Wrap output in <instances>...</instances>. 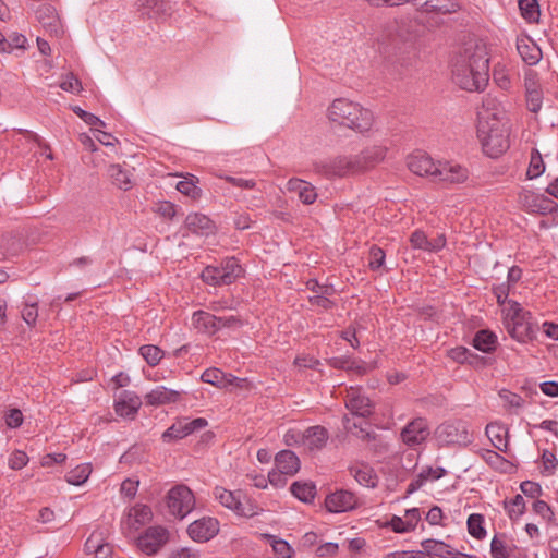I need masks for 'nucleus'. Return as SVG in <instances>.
<instances>
[{
  "mask_svg": "<svg viewBox=\"0 0 558 558\" xmlns=\"http://www.w3.org/2000/svg\"><path fill=\"white\" fill-rule=\"evenodd\" d=\"M138 485V481L126 478L121 484V494L130 499L134 498L137 493Z\"/></svg>",
  "mask_w": 558,
  "mask_h": 558,
  "instance_id": "obj_64",
  "label": "nucleus"
},
{
  "mask_svg": "<svg viewBox=\"0 0 558 558\" xmlns=\"http://www.w3.org/2000/svg\"><path fill=\"white\" fill-rule=\"evenodd\" d=\"M26 37L20 33H13L9 38H7L0 32V52L11 53L14 49H25Z\"/></svg>",
  "mask_w": 558,
  "mask_h": 558,
  "instance_id": "obj_35",
  "label": "nucleus"
},
{
  "mask_svg": "<svg viewBox=\"0 0 558 558\" xmlns=\"http://www.w3.org/2000/svg\"><path fill=\"white\" fill-rule=\"evenodd\" d=\"M184 226L190 232L201 236H207L215 231L213 220L199 213L189 214L185 218Z\"/></svg>",
  "mask_w": 558,
  "mask_h": 558,
  "instance_id": "obj_21",
  "label": "nucleus"
},
{
  "mask_svg": "<svg viewBox=\"0 0 558 558\" xmlns=\"http://www.w3.org/2000/svg\"><path fill=\"white\" fill-rule=\"evenodd\" d=\"M184 429H185V437L193 434L196 430H201L207 426V420L203 417H197L192 421H187L186 418H183Z\"/></svg>",
  "mask_w": 558,
  "mask_h": 558,
  "instance_id": "obj_58",
  "label": "nucleus"
},
{
  "mask_svg": "<svg viewBox=\"0 0 558 558\" xmlns=\"http://www.w3.org/2000/svg\"><path fill=\"white\" fill-rule=\"evenodd\" d=\"M520 201L530 213H536L539 215L558 213V204L544 194L524 192L520 196Z\"/></svg>",
  "mask_w": 558,
  "mask_h": 558,
  "instance_id": "obj_13",
  "label": "nucleus"
},
{
  "mask_svg": "<svg viewBox=\"0 0 558 558\" xmlns=\"http://www.w3.org/2000/svg\"><path fill=\"white\" fill-rule=\"evenodd\" d=\"M518 4L523 19L530 23L538 22L541 12L537 0H519Z\"/></svg>",
  "mask_w": 558,
  "mask_h": 558,
  "instance_id": "obj_41",
  "label": "nucleus"
},
{
  "mask_svg": "<svg viewBox=\"0 0 558 558\" xmlns=\"http://www.w3.org/2000/svg\"><path fill=\"white\" fill-rule=\"evenodd\" d=\"M359 506L356 495L348 489H338L325 499V507L331 513H342L354 510Z\"/></svg>",
  "mask_w": 558,
  "mask_h": 558,
  "instance_id": "obj_11",
  "label": "nucleus"
},
{
  "mask_svg": "<svg viewBox=\"0 0 558 558\" xmlns=\"http://www.w3.org/2000/svg\"><path fill=\"white\" fill-rule=\"evenodd\" d=\"M201 379L204 383L210 384L216 387H223L226 384L223 372L216 367L205 369L201 376Z\"/></svg>",
  "mask_w": 558,
  "mask_h": 558,
  "instance_id": "obj_48",
  "label": "nucleus"
},
{
  "mask_svg": "<svg viewBox=\"0 0 558 558\" xmlns=\"http://www.w3.org/2000/svg\"><path fill=\"white\" fill-rule=\"evenodd\" d=\"M331 122L349 129L364 132L371 129L373 113L360 104L345 98L335 99L328 108Z\"/></svg>",
  "mask_w": 558,
  "mask_h": 558,
  "instance_id": "obj_5",
  "label": "nucleus"
},
{
  "mask_svg": "<svg viewBox=\"0 0 558 558\" xmlns=\"http://www.w3.org/2000/svg\"><path fill=\"white\" fill-rule=\"evenodd\" d=\"M142 407V399L132 390L121 391L114 399L113 409L118 416L134 420Z\"/></svg>",
  "mask_w": 558,
  "mask_h": 558,
  "instance_id": "obj_12",
  "label": "nucleus"
},
{
  "mask_svg": "<svg viewBox=\"0 0 558 558\" xmlns=\"http://www.w3.org/2000/svg\"><path fill=\"white\" fill-rule=\"evenodd\" d=\"M283 440H284L287 446H300V447H303L304 432L296 430V429H289L284 434Z\"/></svg>",
  "mask_w": 558,
  "mask_h": 558,
  "instance_id": "obj_60",
  "label": "nucleus"
},
{
  "mask_svg": "<svg viewBox=\"0 0 558 558\" xmlns=\"http://www.w3.org/2000/svg\"><path fill=\"white\" fill-rule=\"evenodd\" d=\"M290 492L300 501L311 504L316 496V486L313 482H294Z\"/></svg>",
  "mask_w": 558,
  "mask_h": 558,
  "instance_id": "obj_34",
  "label": "nucleus"
},
{
  "mask_svg": "<svg viewBox=\"0 0 558 558\" xmlns=\"http://www.w3.org/2000/svg\"><path fill=\"white\" fill-rule=\"evenodd\" d=\"M423 553L428 557L432 556L444 557L449 554V546L441 541L425 539L422 542Z\"/></svg>",
  "mask_w": 558,
  "mask_h": 558,
  "instance_id": "obj_43",
  "label": "nucleus"
},
{
  "mask_svg": "<svg viewBox=\"0 0 558 558\" xmlns=\"http://www.w3.org/2000/svg\"><path fill=\"white\" fill-rule=\"evenodd\" d=\"M350 474L362 486L369 488H374L377 486L378 477L374 472L373 468H371L368 464L360 463L352 465L350 468Z\"/></svg>",
  "mask_w": 558,
  "mask_h": 558,
  "instance_id": "obj_30",
  "label": "nucleus"
},
{
  "mask_svg": "<svg viewBox=\"0 0 558 558\" xmlns=\"http://www.w3.org/2000/svg\"><path fill=\"white\" fill-rule=\"evenodd\" d=\"M338 549H339V546L337 543L327 542V543L318 545L315 548V554L318 557H331L338 553Z\"/></svg>",
  "mask_w": 558,
  "mask_h": 558,
  "instance_id": "obj_61",
  "label": "nucleus"
},
{
  "mask_svg": "<svg viewBox=\"0 0 558 558\" xmlns=\"http://www.w3.org/2000/svg\"><path fill=\"white\" fill-rule=\"evenodd\" d=\"M429 436L428 424L425 418L417 417L408 423L401 430L402 441L411 448L423 444Z\"/></svg>",
  "mask_w": 558,
  "mask_h": 558,
  "instance_id": "obj_15",
  "label": "nucleus"
},
{
  "mask_svg": "<svg viewBox=\"0 0 558 558\" xmlns=\"http://www.w3.org/2000/svg\"><path fill=\"white\" fill-rule=\"evenodd\" d=\"M409 170L420 177H426L433 182L457 184L464 182L468 169L452 161H434L424 153H415L408 157Z\"/></svg>",
  "mask_w": 558,
  "mask_h": 558,
  "instance_id": "obj_3",
  "label": "nucleus"
},
{
  "mask_svg": "<svg viewBox=\"0 0 558 558\" xmlns=\"http://www.w3.org/2000/svg\"><path fill=\"white\" fill-rule=\"evenodd\" d=\"M545 172V163L538 149L533 148L530 156V163L526 175L529 179H536Z\"/></svg>",
  "mask_w": 558,
  "mask_h": 558,
  "instance_id": "obj_42",
  "label": "nucleus"
},
{
  "mask_svg": "<svg viewBox=\"0 0 558 558\" xmlns=\"http://www.w3.org/2000/svg\"><path fill=\"white\" fill-rule=\"evenodd\" d=\"M520 488L530 498H536L542 494V486L536 482L524 481L521 483Z\"/></svg>",
  "mask_w": 558,
  "mask_h": 558,
  "instance_id": "obj_59",
  "label": "nucleus"
},
{
  "mask_svg": "<svg viewBox=\"0 0 558 558\" xmlns=\"http://www.w3.org/2000/svg\"><path fill=\"white\" fill-rule=\"evenodd\" d=\"M38 317L37 301H26L22 310V318L28 326H35Z\"/></svg>",
  "mask_w": 558,
  "mask_h": 558,
  "instance_id": "obj_49",
  "label": "nucleus"
},
{
  "mask_svg": "<svg viewBox=\"0 0 558 558\" xmlns=\"http://www.w3.org/2000/svg\"><path fill=\"white\" fill-rule=\"evenodd\" d=\"M411 2L427 13L450 14L460 9L458 0H411Z\"/></svg>",
  "mask_w": 558,
  "mask_h": 558,
  "instance_id": "obj_22",
  "label": "nucleus"
},
{
  "mask_svg": "<svg viewBox=\"0 0 558 558\" xmlns=\"http://www.w3.org/2000/svg\"><path fill=\"white\" fill-rule=\"evenodd\" d=\"M177 190L192 198H197L201 195V190L196 186L193 179H184L177 183Z\"/></svg>",
  "mask_w": 558,
  "mask_h": 558,
  "instance_id": "obj_51",
  "label": "nucleus"
},
{
  "mask_svg": "<svg viewBox=\"0 0 558 558\" xmlns=\"http://www.w3.org/2000/svg\"><path fill=\"white\" fill-rule=\"evenodd\" d=\"M494 101L493 98L484 100L477 125V137L483 151L490 158L499 157L510 146L509 121L502 109L494 108Z\"/></svg>",
  "mask_w": 558,
  "mask_h": 558,
  "instance_id": "obj_1",
  "label": "nucleus"
},
{
  "mask_svg": "<svg viewBox=\"0 0 558 558\" xmlns=\"http://www.w3.org/2000/svg\"><path fill=\"white\" fill-rule=\"evenodd\" d=\"M243 326V322L239 316H217V332L223 328L238 329Z\"/></svg>",
  "mask_w": 558,
  "mask_h": 558,
  "instance_id": "obj_52",
  "label": "nucleus"
},
{
  "mask_svg": "<svg viewBox=\"0 0 558 558\" xmlns=\"http://www.w3.org/2000/svg\"><path fill=\"white\" fill-rule=\"evenodd\" d=\"M329 434L325 427L311 426L304 430L303 448L310 451L320 450L326 446Z\"/></svg>",
  "mask_w": 558,
  "mask_h": 558,
  "instance_id": "obj_23",
  "label": "nucleus"
},
{
  "mask_svg": "<svg viewBox=\"0 0 558 558\" xmlns=\"http://www.w3.org/2000/svg\"><path fill=\"white\" fill-rule=\"evenodd\" d=\"M219 532V522L215 518L204 517L195 520L187 527L190 537L199 543L208 542Z\"/></svg>",
  "mask_w": 558,
  "mask_h": 558,
  "instance_id": "obj_16",
  "label": "nucleus"
},
{
  "mask_svg": "<svg viewBox=\"0 0 558 558\" xmlns=\"http://www.w3.org/2000/svg\"><path fill=\"white\" fill-rule=\"evenodd\" d=\"M85 550L88 554H94L95 558H111L112 546L105 542L102 534L93 532L85 542Z\"/></svg>",
  "mask_w": 558,
  "mask_h": 558,
  "instance_id": "obj_26",
  "label": "nucleus"
},
{
  "mask_svg": "<svg viewBox=\"0 0 558 558\" xmlns=\"http://www.w3.org/2000/svg\"><path fill=\"white\" fill-rule=\"evenodd\" d=\"M184 429H185V437L193 434L196 430H201L207 426V420L203 417H197L192 421H187L186 418H183Z\"/></svg>",
  "mask_w": 558,
  "mask_h": 558,
  "instance_id": "obj_57",
  "label": "nucleus"
},
{
  "mask_svg": "<svg viewBox=\"0 0 558 558\" xmlns=\"http://www.w3.org/2000/svg\"><path fill=\"white\" fill-rule=\"evenodd\" d=\"M526 87V106L531 112H538L543 105V93L536 87L529 85L527 78L525 80Z\"/></svg>",
  "mask_w": 558,
  "mask_h": 558,
  "instance_id": "obj_40",
  "label": "nucleus"
},
{
  "mask_svg": "<svg viewBox=\"0 0 558 558\" xmlns=\"http://www.w3.org/2000/svg\"><path fill=\"white\" fill-rule=\"evenodd\" d=\"M36 19L49 34L60 36L63 33L60 19L52 5H39L36 10Z\"/></svg>",
  "mask_w": 558,
  "mask_h": 558,
  "instance_id": "obj_20",
  "label": "nucleus"
},
{
  "mask_svg": "<svg viewBox=\"0 0 558 558\" xmlns=\"http://www.w3.org/2000/svg\"><path fill=\"white\" fill-rule=\"evenodd\" d=\"M264 536L278 558H292L294 550L287 541L271 534H265Z\"/></svg>",
  "mask_w": 558,
  "mask_h": 558,
  "instance_id": "obj_39",
  "label": "nucleus"
},
{
  "mask_svg": "<svg viewBox=\"0 0 558 558\" xmlns=\"http://www.w3.org/2000/svg\"><path fill=\"white\" fill-rule=\"evenodd\" d=\"M504 325L509 336L519 343H527L536 339L539 325L530 311L517 301H509L502 308Z\"/></svg>",
  "mask_w": 558,
  "mask_h": 558,
  "instance_id": "obj_4",
  "label": "nucleus"
},
{
  "mask_svg": "<svg viewBox=\"0 0 558 558\" xmlns=\"http://www.w3.org/2000/svg\"><path fill=\"white\" fill-rule=\"evenodd\" d=\"M452 78L468 92L483 90L489 80V59L484 46L465 48L452 63Z\"/></svg>",
  "mask_w": 558,
  "mask_h": 558,
  "instance_id": "obj_2",
  "label": "nucleus"
},
{
  "mask_svg": "<svg viewBox=\"0 0 558 558\" xmlns=\"http://www.w3.org/2000/svg\"><path fill=\"white\" fill-rule=\"evenodd\" d=\"M243 272L244 270L235 257H227L219 266H206L201 278L209 286H228L242 277Z\"/></svg>",
  "mask_w": 558,
  "mask_h": 558,
  "instance_id": "obj_6",
  "label": "nucleus"
},
{
  "mask_svg": "<svg viewBox=\"0 0 558 558\" xmlns=\"http://www.w3.org/2000/svg\"><path fill=\"white\" fill-rule=\"evenodd\" d=\"M436 437L442 445L468 446L472 442L468 423L462 420L449 421L436 428Z\"/></svg>",
  "mask_w": 558,
  "mask_h": 558,
  "instance_id": "obj_7",
  "label": "nucleus"
},
{
  "mask_svg": "<svg viewBox=\"0 0 558 558\" xmlns=\"http://www.w3.org/2000/svg\"><path fill=\"white\" fill-rule=\"evenodd\" d=\"M410 242L414 248L427 251L428 239L423 231L415 230L410 236Z\"/></svg>",
  "mask_w": 558,
  "mask_h": 558,
  "instance_id": "obj_63",
  "label": "nucleus"
},
{
  "mask_svg": "<svg viewBox=\"0 0 558 558\" xmlns=\"http://www.w3.org/2000/svg\"><path fill=\"white\" fill-rule=\"evenodd\" d=\"M505 509L511 520L519 519L525 511V501L521 495H515L511 500L505 501Z\"/></svg>",
  "mask_w": 558,
  "mask_h": 558,
  "instance_id": "obj_45",
  "label": "nucleus"
},
{
  "mask_svg": "<svg viewBox=\"0 0 558 558\" xmlns=\"http://www.w3.org/2000/svg\"><path fill=\"white\" fill-rule=\"evenodd\" d=\"M193 326L201 332L215 335L217 332V316L205 312L196 311L192 315Z\"/></svg>",
  "mask_w": 558,
  "mask_h": 558,
  "instance_id": "obj_31",
  "label": "nucleus"
},
{
  "mask_svg": "<svg viewBox=\"0 0 558 558\" xmlns=\"http://www.w3.org/2000/svg\"><path fill=\"white\" fill-rule=\"evenodd\" d=\"M287 187L290 192L296 193L303 204L311 205L316 201L317 193L310 182L294 178L288 181Z\"/></svg>",
  "mask_w": 558,
  "mask_h": 558,
  "instance_id": "obj_27",
  "label": "nucleus"
},
{
  "mask_svg": "<svg viewBox=\"0 0 558 558\" xmlns=\"http://www.w3.org/2000/svg\"><path fill=\"white\" fill-rule=\"evenodd\" d=\"M137 11L148 20H162L170 15V4L166 0H137Z\"/></svg>",
  "mask_w": 558,
  "mask_h": 558,
  "instance_id": "obj_19",
  "label": "nucleus"
},
{
  "mask_svg": "<svg viewBox=\"0 0 558 558\" xmlns=\"http://www.w3.org/2000/svg\"><path fill=\"white\" fill-rule=\"evenodd\" d=\"M499 396L502 401L511 409H521L525 403L524 399L520 395L508 390L500 391Z\"/></svg>",
  "mask_w": 558,
  "mask_h": 558,
  "instance_id": "obj_53",
  "label": "nucleus"
},
{
  "mask_svg": "<svg viewBox=\"0 0 558 558\" xmlns=\"http://www.w3.org/2000/svg\"><path fill=\"white\" fill-rule=\"evenodd\" d=\"M153 518L150 507L137 504L130 508L121 520V529L125 535H132Z\"/></svg>",
  "mask_w": 558,
  "mask_h": 558,
  "instance_id": "obj_9",
  "label": "nucleus"
},
{
  "mask_svg": "<svg viewBox=\"0 0 558 558\" xmlns=\"http://www.w3.org/2000/svg\"><path fill=\"white\" fill-rule=\"evenodd\" d=\"M386 253L377 246L372 245L368 253V267L372 271H379L385 266Z\"/></svg>",
  "mask_w": 558,
  "mask_h": 558,
  "instance_id": "obj_46",
  "label": "nucleus"
},
{
  "mask_svg": "<svg viewBox=\"0 0 558 558\" xmlns=\"http://www.w3.org/2000/svg\"><path fill=\"white\" fill-rule=\"evenodd\" d=\"M73 111L88 125L93 126L94 129L102 128L105 126V122L99 119L97 116L87 112L83 110L80 107L73 108Z\"/></svg>",
  "mask_w": 558,
  "mask_h": 558,
  "instance_id": "obj_54",
  "label": "nucleus"
},
{
  "mask_svg": "<svg viewBox=\"0 0 558 558\" xmlns=\"http://www.w3.org/2000/svg\"><path fill=\"white\" fill-rule=\"evenodd\" d=\"M306 288L314 292V295H332L335 293L333 286L320 284L317 280H308Z\"/></svg>",
  "mask_w": 558,
  "mask_h": 558,
  "instance_id": "obj_56",
  "label": "nucleus"
},
{
  "mask_svg": "<svg viewBox=\"0 0 558 558\" xmlns=\"http://www.w3.org/2000/svg\"><path fill=\"white\" fill-rule=\"evenodd\" d=\"M184 437H185V429H184L183 418L173 423L169 428H167L162 433V436H161V438L165 442H170L172 440L182 439Z\"/></svg>",
  "mask_w": 558,
  "mask_h": 558,
  "instance_id": "obj_47",
  "label": "nucleus"
},
{
  "mask_svg": "<svg viewBox=\"0 0 558 558\" xmlns=\"http://www.w3.org/2000/svg\"><path fill=\"white\" fill-rule=\"evenodd\" d=\"M497 343V336L488 329L478 330L472 340V345L483 353L494 352Z\"/></svg>",
  "mask_w": 558,
  "mask_h": 558,
  "instance_id": "obj_32",
  "label": "nucleus"
},
{
  "mask_svg": "<svg viewBox=\"0 0 558 558\" xmlns=\"http://www.w3.org/2000/svg\"><path fill=\"white\" fill-rule=\"evenodd\" d=\"M108 173L120 190L128 191L132 187L131 173L120 165H111Z\"/></svg>",
  "mask_w": 558,
  "mask_h": 558,
  "instance_id": "obj_36",
  "label": "nucleus"
},
{
  "mask_svg": "<svg viewBox=\"0 0 558 558\" xmlns=\"http://www.w3.org/2000/svg\"><path fill=\"white\" fill-rule=\"evenodd\" d=\"M485 433L493 446L501 452H506L508 448L507 434L508 430L498 423H489L485 428Z\"/></svg>",
  "mask_w": 558,
  "mask_h": 558,
  "instance_id": "obj_33",
  "label": "nucleus"
},
{
  "mask_svg": "<svg viewBox=\"0 0 558 558\" xmlns=\"http://www.w3.org/2000/svg\"><path fill=\"white\" fill-rule=\"evenodd\" d=\"M276 468L289 476L296 474L300 470V459L291 450H281L275 456Z\"/></svg>",
  "mask_w": 558,
  "mask_h": 558,
  "instance_id": "obj_25",
  "label": "nucleus"
},
{
  "mask_svg": "<svg viewBox=\"0 0 558 558\" xmlns=\"http://www.w3.org/2000/svg\"><path fill=\"white\" fill-rule=\"evenodd\" d=\"M359 159L355 156H339L317 163V168L326 175L344 177L359 171Z\"/></svg>",
  "mask_w": 558,
  "mask_h": 558,
  "instance_id": "obj_10",
  "label": "nucleus"
},
{
  "mask_svg": "<svg viewBox=\"0 0 558 558\" xmlns=\"http://www.w3.org/2000/svg\"><path fill=\"white\" fill-rule=\"evenodd\" d=\"M28 463V456L22 450H15L9 458V466L12 470H21Z\"/></svg>",
  "mask_w": 558,
  "mask_h": 558,
  "instance_id": "obj_55",
  "label": "nucleus"
},
{
  "mask_svg": "<svg viewBox=\"0 0 558 558\" xmlns=\"http://www.w3.org/2000/svg\"><path fill=\"white\" fill-rule=\"evenodd\" d=\"M61 89L70 93H78L82 89V84L73 74L66 75V77L60 83Z\"/></svg>",
  "mask_w": 558,
  "mask_h": 558,
  "instance_id": "obj_62",
  "label": "nucleus"
},
{
  "mask_svg": "<svg viewBox=\"0 0 558 558\" xmlns=\"http://www.w3.org/2000/svg\"><path fill=\"white\" fill-rule=\"evenodd\" d=\"M168 541V531L161 526H151L138 537L137 546L147 554H156Z\"/></svg>",
  "mask_w": 558,
  "mask_h": 558,
  "instance_id": "obj_14",
  "label": "nucleus"
},
{
  "mask_svg": "<svg viewBox=\"0 0 558 558\" xmlns=\"http://www.w3.org/2000/svg\"><path fill=\"white\" fill-rule=\"evenodd\" d=\"M167 506L171 515L182 520L193 511L195 497L187 486L177 485L167 494Z\"/></svg>",
  "mask_w": 558,
  "mask_h": 558,
  "instance_id": "obj_8",
  "label": "nucleus"
},
{
  "mask_svg": "<svg viewBox=\"0 0 558 558\" xmlns=\"http://www.w3.org/2000/svg\"><path fill=\"white\" fill-rule=\"evenodd\" d=\"M140 354L150 366H156L163 356V351L153 344H145L140 348Z\"/></svg>",
  "mask_w": 558,
  "mask_h": 558,
  "instance_id": "obj_44",
  "label": "nucleus"
},
{
  "mask_svg": "<svg viewBox=\"0 0 558 558\" xmlns=\"http://www.w3.org/2000/svg\"><path fill=\"white\" fill-rule=\"evenodd\" d=\"M490 554L493 558H508L506 542L504 537L495 535L490 543Z\"/></svg>",
  "mask_w": 558,
  "mask_h": 558,
  "instance_id": "obj_50",
  "label": "nucleus"
},
{
  "mask_svg": "<svg viewBox=\"0 0 558 558\" xmlns=\"http://www.w3.org/2000/svg\"><path fill=\"white\" fill-rule=\"evenodd\" d=\"M180 399V392L165 386H158L145 395L147 405L159 407L175 403Z\"/></svg>",
  "mask_w": 558,
  "mask_h": 558,
  "instance_id": "obj_24",
  "label": "nucleus"
},
{
  "mask_svg": "<svg viewBox=\"0 0 558 558\" xmlns=\"http://www.w3.org/2000/svg\"><path fill=\"white\" fill-rule=\"evenodd\" d=\"M214 496L223 507L236 512L240 515H254L253 511L246 510V508L243 506L241 500L242 493L240 490L231 492L223 487L217 486L214 489Z\"/></svg>",
  "mask_w": 558,
  "mask_h": 558,
  "instance_id": "obj_18",
  "label": "nucleus"
},
{
  "mask_svg": "<svg viewBox=\"0 0 558 558\" xmlns=\"http://www.w3.org/2000/svg\"><path fill=\"white\" fill-rule=\"evenodd\" d=\"M468 532L469 534L476 539H484L487 535L485 529V518L480 513H472L469 515L468 521Z\"/></svg>",
  "mask_w": 558,
  "mask_h": 558,
  "instance_id": "obj_37",
  "label": "nucleus"
},
{
  "mask_svg": "<svg viewBox=\"0 0 558 558\" xmlns=\"http://www.w3.org/2000/svg\"><path fill=\"white\" fill-rule=\"evenodd\" d=\"M90 473V463H83L69 471L65 475V480L71 485L80 486L88 480Z\"/></svg>",
  "mask_w": 558,
  "mask_h": 558,
  "instance_id": "obj_38",
  "label": "nucleus"
},
{
  "mask_svg": "<svg viewBox=\"0 0 558 558\" xmlns=\"http://www.w3.org/2000/svg\"><path fill=\"white\" fill-rule=\"evenodd\" d=\"M345 407L352 415L362 418L368 417L374 410V404L361 389L351 387L347 392Z\"/></svg>",
  "mask_w": 558,
  "mask_h": 558,
  "instance_id": "obj_17",
  "label": "nucleus"
},
{
  "mask_svg": "<svg viewBox=\"0 0 558 558\" xmlns=\"http://www.w3.org/2000/svg\"><path fill=\"white\" fill-rule=\"evenodd\" d=\"M386 147L380 145H375L372 147H367L362 150L359 155H355L356 159H359V171H363L367 168L375 166L376 163L384 160L386 156Z\"/></svg>",
  "mask_w": 558,
  "mask_h": 558,
  "instance_id": "obj_28",
  "label": "nucleus"
},
{
  "mask_svg": "<svg viewBox=\"0 0 558 558\" xmlns=\"http://www.w3.org/2000/svg\"><path fill=\"white\" fill-rule=\"evenodd\" d=\"M517 50L527 65H536L543 56L539 47L527 38L517 40Z\"/></svg>",
  "mask_w": 558,
  "mask_h": 558,
  "instance_id": "obj_29",
  "label": "nucleus"
}]
</instances>
